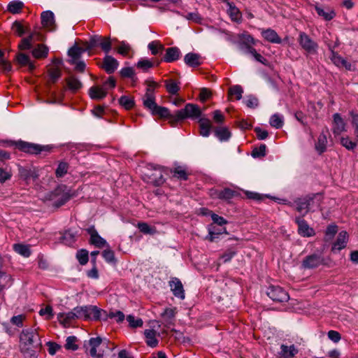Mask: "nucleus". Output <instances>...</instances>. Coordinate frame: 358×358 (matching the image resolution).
<instances>
[{
  "instance_id": "obj_42",
  "label": "nucleus",
  "mask_w": 358,
  "mask_h": 358,
  "mask_svg": "<svg viewBox=\"0 0 358 358\" xmlns=\"http://www.w3.org/2000/svg\"><path fill=\"white\" fill-rule=\"evenodd\" d=\"M12 29L19 36H22L26 32L29 31V29L27 27H24L23 24L18 21L13 22Z\"/></svg>"
},
{
  "instance_id": "obj_3",
  "label": "nucleus",
  "mask_w": 358,
  "mask_h": 358,
  "mask_svg": "<svg viewBox=\"0 0 358 358\" xmlns=\"http://www.w3.org/2000/svg\"><path fill=\"white\" fill-rule=\"evenodd\" d=\"M15 148L19 150L30 155H38L43 152L50 153L54 148L52 145H41L39 144L29 143L23 141H18L15 142Z\"/></svg>"
},
{
  "instance_id": "obj_18",
  "label": "nucleus",
  "mask_w": 358,
  "mask_h": 358,
  "mask_svg": "<svg viewBox=\"0 0 358 358\" xmlns=\"http://www.w3.org/2000/svg\"><path fill=\"white\" fill-rule=\"evenodd\" d=\"M58 321L64 325V327H69L73 321L78 319L74 310L69 313H59L57 315Z\"/></svg>"
},
{
  "instance_id": "obj_63",
  "label": "nucleus",
  "mask_w": 358,
  "mask_h": 358,
  "mask_svg": "<svg viewBox=\"0 0 358 358\" xmlns=\"http://www.w3.org/2000/svg\"><path fill=\"white\" fill-rule=\"evenodd\" d=\"M245 103L248 108H255L257 107L259 101L257 97L250 95L248 96L247 99L245 101Z\"/></svg>"
},
{
  "instance_id": "obj_64",
  "label": "nucleus",
  "mask_w": 358,
  "mask_h": 358,
  "mask_svg": "<svg viewBox=\"0 0 358 358\" xmlns=\"http://www.w3.org/2000/svg\"><path fill=\"white\" fill-rule=\"evenodd\" d=\"M12 66L9 62L6 61L3 59H0V71L7 73L10 72Z\"/></svg>"
},
{
  "instance_id": "obj_55",
  "label": "nucleus",
  "mask_w": 358,
  "mask_h": 358,
  "mask_svg": "<svg viewBox=\"0 0 358 358\" xmlns=\"http://www.w3.org/2000/svg\"><path fill=\"white\" fill-rule=\"evenodd\" d=\"M77 338L76 336H69L66 338L65 348L71 350H76L78 348V345L76 344Z\"/></svg>"
},
{
  "instance_id": "obj_45",
  "label": "nucleus",
  "mask_w": 358,
  "mask_h": 358,
  "mask_svg": "<svg viewBox=\"0 0 358 358\" xmlns=\"http://www.w3.org/2000/svg\"><path fill=\"white\" fill-rule=\"evenodd\" d=\"M99 47L106 54L109 53L112 48V43L110 38L101 36V40L99 43Z\"/></svg>"
},
{
  "instance_id": "obj_54",
  "label": "nucleus",
  "mask_w": 358,
  "mask_h": 358,
  "mask_svg": "<svg viewBox=\"0 0 358 358\" xmlns=\"http://www.w3.org/2000/svg\"><path fill=\"white\" fill-rule=\"evenodd\" d=\"M266 146L265 144H262L259 147L255 148L252 151V156L255 158L262 157L266 155Z\"/></svg>"
},
{
  "instance_id": "obj_24",
  "label": "nucleus",
  "mask_w": 358,
  "mask_h": 358,
  "mask_svg": "<svg viewBox=\"0 0 358 358\" xmlns=\"http://www.w3.org/2000/svg\"><path fill=\"white\" fill-rule=\"evenodd\" d=\"M185 63L190 67H198L202 64V58L196 53H187L184 57Z\"/></svg>"
},
{
  "instance_id": "obj_62",
  "label": "nucleus",
  "mask_w": 358,
  "mask_h": 358,
  "mask_svg": "<svg viewBox=\"0 0 358 358\" xmlns=\"http://www.w3.org/2000/svg\"><path fill=\"white\" fill-rule=\"evenodd\" d=\"M130 50V45L124 42H122L117 48V52L123 56H127Z\"/></svg>"
},
{
  "instance_id": "obj_7",
  "label": "nucleus",
  "mask_w": 358,
  "mask_h": 358,
  "mask_svg": "<svg viewBox=\"0 0 358 358\" xmlns=\"http://www.w3.org/2000/svg\"><path fill=\"white\" fill-rule=\"evenodd\" d=\"M237 44L241 51L250 54L255 49L253 46L256 44V41L250 34L243 33L238 34Z\"/></svg>"
},
{
  "instance_id": "obj_53",
  "label": "nucleus",
  "mask_w": 358,
  "mask_h": 358,
  "mask_svg": "<svg viewBox=\"0 0 358 358\" xmlns=\"http://www.w3.org/2000/svg\"><path fill=\"white\" fill-rule=\"evenodd\" d=\"M50 79L52 83L57 82V80L61 77L62 73L59 68H51L48 71Z\"/></svg>"
},
{
  "instance_id": "obj_11",
  "label": "nucleus",
  "mask_w": 358,
  "mask_h": 358,
  "mask_svg": "<svg viewBox=\"0 0 358 358\" xmlns=\"http://www.w3.org/2000/svg\"><path fill=\"white\" fill-rule=\"evenodd\" d=\"M86 231L90 236V243L92 245H94L99 248H101L107 245L106 240H104L99 235L94 226H91L90 227L87 228Z\"/></svg>"
},
{
  "instance_id": "obj_33",
  "label": "nucleus",
  "mask_w": 358,
  "mask_h": 358,
  "mask_svg": "<svg viewBox=\"0 0 358 358\" xmlns=\"http://www.w3.org/2000/svg\"><path fill=\"white\" fill-rule=\"evenodd\" d=\"M280 355L285 358H292L297 354L298 350L294 345L288 347L285 345H282L280 347Z\"/></svg>"
},
{
  "instance_id": "obj_43",
  "label": "nucleus",
  "mask_w": 358,
  "mask_h": 358,
  "mask_svg": "<svg viewBox=\"0 0 358 358\" xmlns=\"http://www.w3.org/2000/svg\"><path fill=\"white\" fill-rule=\"evenodd\" d=\"M148 48L151 51L152 55H157L164 49V47L159 41H155L148 44Z\"/></svg>"
},
{
  "instance_id": "obj_32",
  "label": "nucleus",
  "mask_w": 358,
  "mask_h": 358,
  "mask_svg": "<svg viewBox=\"0 0 358 358\" xmlns=\"http://www.w3.org/2000/svg\"><path fill=\"white\" fill-rule=\"evenodd\" d=\"M164 83H165V87H166V91L169 94H171L172 95L178 94V93L180 89L179 82H176L174 80L169 79V80H166L164 81Z\"/></svg>"
},
{
  "instance_id": "obj_39",
  "label": "nucleus",
  "mask_w": 358,
  "mask_h": 358,
  "mask_svg": "<svg viewBox=\"0 0 358 358\" xmlns=\"http://www.w3.org/2000/svg\"><path fill=\"white\" fill-rule=\"evenodd\" d=\"M119 103L126 110L131 109L134 105V99L127 96H122L119 99Z\"/></svg>"
},
{
  "instance_id": "obj_30",
  "label": "nucleus",
  "mask_w": 358,
  "mask_h": 358,
  "mask_svg": "<svg viewBox=\"0 0 358 358\" xmlns=\"http://www.w3.org/2000/svg\"><path fill=\"white\" fill-rule=\"evenodd\" d=\"M227 5L229 7L227 13L229 15L231 19L233 21H239L242 17L239 9L232 2L227 1Z\"/></svg>"
},
{
  "instance_id": "obj_40",
  "label": "nucleus",
  "mask_w": 358,
  "mask_h": 358,
  "mask_svg": "<svg viewBox=\"0 0 358 358\" xmlns=\"http://www.w3.org/2000/svg\"><path fill=\"white\" fill-rule=\"evenodd\" d=\"M243 92V88L240 85H234L229 89V96L232 99V96H235L236 100H240L242 98V94Z\"/></svg>"
},
{
  "instance_id": "obj_19",
  "label": "nucleus",
  "mask_w": 358,
  "mask_h": 358,
  "mask_svg": "<svg viewBox=\"0 0 358 358\" xmlns=\"http://www.w3.org/2000/svg\"><path fill=\"white\" fill-rule=\"evenodd\" d=\"M42 25L50 31L55 29L54 13L50 10L43 11L41 15Z\"/></svg>"
},
{
  "instance_id": "obj_51",
  "label": "nucleus",
  "mask_w": 358,
  "mask_h": 358,
  "mask_svg": "<svg viewBox=\"0 0 358 358\" xmlns=\"http://www.w3.org/2000/svg\"><path fill=\"white\" fill-rule=\"evenodd\" d=\"M136 66L138 69H141L144 71H146L149 69L152 68L154 66V63L149 59H142L138 62Z\"/></svg>"
},
{
  "instance_id": "obj_9",
  "label": "nucleus",
  "mask_w": 358,
  "mask_h": 358,
  "mask_svg": "<svg viewBox=\"0 0 358 358\" xmlns=\"http://www.w3.org/2000/svg\"><path fill=\"white\" fill-rule=\"evenodd\" d=\"M324 264V259L320 255L313 254L306 256L301 262V266L305 269L317 268Z\"/></svg>"
},
{
  "instance_id": "obj_8",
  "label": "nucleus",
  "mask_w": 358,
  "mask_h": 358,
  "mask_svg": "<svg viewBox=\"0 0 358 358\" xmlns=\"http://www.w3.org/2000/svg\"><path fill=\"white\" fill-rule=\"evenodd\" d=\"M268 296L275 302L287 301L289 296L288 293L279 286H270L266 292Z\"/></svg>"
},
{
  "instance_id": "obj_14",
  "label": "nucleus",
  "mask_w": 358,
  "mask_h": 358,
  "mask_svg": "<svg viewBox=\"0 0 358 358\" xmlns=\"http://www.w3.org/2000/svg\"><path fill=\"white\" fill-rule=\"evenodd\" d=\"M169 286L175 296L180 299H185V290L181 281L177 278H173L169 281Z\"/></svg>"
},
{
  "instance_id": "obj_47",
  "label": "nucleus",
  "mask_w": 358,
  "mask_h": 358,
  "mask_svg": "<svg viewBox=\"0 0 358 358\" xmlns=\"http://www.w3.org/2000/svg\"><path fill=\"white\" fill-rule=\"evenodd\" d=\"M338 231V227L335 224L329 225L325 231V241H329L333 238Z\"/></svg>"
},
{
  "instance_id": "obj_38",
  "label": "nucleus",
  "mask_w": 358,
  "mask_h": 358,
  "mask_svg": "<svg viewBox=\"0 0 358 358\" xmlns=\"http://www.w3.org/2000/svg\"><path fill=\"white\" fill-rule=\"evenodd\" d=\"M13 249L17 253H18L25 257H28L31 255V250L29 249V247L26 245L20 244V243L15 244L13 245Z\"/></svg>"
},
{
  "instance_id": "obj_20",
  "label": "nucleus",
  "mask_w": 358,
  "mask_h": 358,
  "mask_svg": "<svg viewBox=\"0 0 358 358\" xmlns=\"http://www.w3.org/2000/svg\"><path fill=\"white\" fill-rule=\"evenodd\" d=\"M262 36L268 42L272 43L280 44L282 42L280 37L277 32L272 29H262L261 31Z\"/></svg>"
},
{
  "instance_id": "obj_4",
  "label": "nucleus",
  "mask_w": 358,
  "mask_h": 358,
  "mask_svg": "<svg viewBox=\"0 0 358 358\" xmlns=\"http://www.w3.org/2000/svg\"><path fill=\"white\" fill-rule=\"evenodd\" d=\"M322 199L320 194H313L303 198H299L294 201L296 210L304 215L310 210V202H313L314 200L317 199V206H320Z\"/></svg>"
},
{
  "instance_id": "obj_57",
  "label": "nucleus",
  "mask_w": 358,
  "mask_h": 358,
  "mask_svg": "<svg viewBox=\"0 0 358 358\" xmlns=\"http://www.w3.org/2000/svg\"><path fill=\"white\" fill-rule=\"evenodd\" d=\"M129 326L132 328L141 327L143 326V320L141 318H135L133 315H129L127 317Z\"/></svg>"
},
{
  "instance_id": "obj_50",
  "label": "nucleus",
  "mask_w": 358,
  "mask_h": 358,
  "mask_svg": "<svg viewBox=\"0 0 358 358\" xmlns=\"http://www.w3.org/2000/svg\"><path fill=\"white\" fill-rule=\"evenodd\" d=\"M215 226H212V227L209 229V236L207 238L210 242L214 241L215 238L217 235L222 234L225 232L226 229L224 227L222 229H215Z\"/></svg>"
},
{
  "instance_id": "obj_25",
  "label": "nucleus",
  "mask_w": 358,
  "mask_h": 358,
  "mask_svg": "<svg viewBox=\"0 0 358 358\" xmlns=\"http://www.w3.org/2000/svg\"><path fill=\"white\" fill-rule=\"evenodd\" d=\"M49 48L43 43L36 45L31 50L33 57L37 59L46 58L48 55Z\"/></svg>"
},
{
  "instance_id": "obj_21",
  "label": "nucleus",
  "mask_w": 358,
  "mask_h": 358,
  "mask_svg": "<svg viewBox=\"0 0 358 358\" xmlns=\"http://www.w3.org/2000/svg\"><path fill=\"white\" fill-rule=\"evenodd\" d=\"M102 339L100 337L91 338L89 341V345L91 347L90 355L94 358H103V352H97L96 349L101 344Z\"/></svg>"
},
{
  "instance_id": "obj_58",
  "label": "nucleus",
  "mask_w": 358,
  "mask_h": 358,
  "mask_svg": "<svg viewBox=\"0 0 358 358\" xmlns=\"http://www.w3.org/2000/svg\"><path fill=\"white\" fill-rule=\"evenodd\" d=\"M101 40V36H94L87 42V50H92L96 47L99 46V43Z\"/></svg>"
},
{
  "instance_id": "obj_1",
  "label": "nucleus",
  "mask_w": 358,
  "mask_h": 358,
  "mask_svg": "<svg viewBox=\"0 0 358 358\" xmlns=\"http://www.w3.org/2000/svg\"><path fill=\"white\" fill-rule=\"evenodd\" d=\"M144 107L148 109L153 116L160 119H168L172 127H175L178 122L186 118L196 119L201 117L202 111L199 106L194 103H187L183 109L176 111L174 115L171 114L169 110L164 106H158L155 102V97L151 90H148L144 98Z\"/></svg>"
},
{
  "instance_id": "obj_49",
  "label": "nucleus",
  "mask_w": 358,
  "mask_h": 358,
  "mask_svg": "<svg viewBox=\"0 0 358 358\" xmlns=\"http://www.w3.org/2000/svg\"><path fill=\"white\" fill-rule=\"evenodd\" d=\"M138 228L141 232L145 234H154L156 232L155 227H151L145 222H139L138 224Z\"/></svg>"
},
{
  "instance_id": "obj_22",
  "label": "nucleus",
  "mask_w": 358,
  "mask_h": 358,
  "mask_svg": "<svg viewBox=\"0 0 358 358\" xmlns=\"http://www.w3.org/2000/svg\"><path fill=\"white\" fill-rule=\"evenodd\" d=\"M66 189V185H61L55 189L54 194H55V195H59L62 192H63L61 198H59L56 201L57 206H62L64 205L72 197V194H70L69 192H64V190Z\"/></svg>"
},
{
  "instance_id": "obj_16",
  "label": "nucleus",
  "mask_w": 358,
  "mask_h": 358,
  "mask_svg": "<svg viewBox=\"0 0 358 358\" xmlns=\"http://www.w3.org/2000/svg\"><path fill=\"white\" fill-rule=\"evenodd\" d=\"M107 94L108 88L104 87L103 85H94L89 90V96L94 100L103 99Z\"/></svg>"
},
{
  "instance_id": "obj_35",
  "label": "nucleus",
  "mask_w": 358,
  "mask_h": 358,
  "mask_svg": "<svg viewBox=\"0 0 358 358\" xmlns=\"http://www.w3.org/2000/svg\"><path fill=\"white\" fill-rule=\"evenodd\" d=\"M315 10L318 15L322 17L326 20H331L336 16L334 11L329 8L324 9L315 6Z\"/></svg>"
},
{
  "instance_id": "obj_23",
  "label": "nucleus",
  "mask_w": 358,
  "mask_h": 358,
  "mask_svg": "<svg viewBox=\"0 0 358 358\" xmlns=\"http://www.w3.org/2000/svg\"><path fill=\"white\" fill-rule=\"evenodd\" d=\"M348 239V234L345 231H341L336 238V242L334 243L331 250H341L346 247Z\"/></svg>"
},
{
  "instance_id": "obj_56",
  "label": "nucleus",
  "mask_w": 358,
  "mask_h": 358,
  "mask_svg": "<svg viewBox=\"0 0 358 358\" xmlns=\"http://www.w3.org/2000/svg\"><path fill=\"white\" fill-rule=\"evenodd\" d=\"M102 256L108 263L116 262L114 252L109 248L106 249L102 252Z\"/></svg>"
},
{
  "instance_id": "obj_37",
  "label": "nucleus",
  "mask_w": 358,
  "mask_h": 358,
  "mask_svg": "<svg viewBox=\"0 0 358 358\" xmlns=\"http://www.w3.org/2000/svg\"><path fill=\"white\" fill-rule=\"evenodd\" d=\"M269 123L272 127L280 129L284 124L283 117L278 113H275L271 117Z\"/></svg>"
},
{
  "instance_id": "obj_29",
  "label": "nucleus",
  "mask_w": 358,
  "mask_h": 358,
  "mask_svg": "<svg viewBox=\"0 0 358 358\" xmlns=\"http://www.w3.org/2000/svg\"><path fill=\"white\" fill-rule=\"evenodd\" d=\"M214 134L221 141H227L231 137V132L229 129L225 127H216L214 130Z\"/></svg>"
},
{
  "instance_id": "obj_60",
  "label": "nucleus",
  "mask_w": 358,
  "mask_h": 358,
  "mask_svg": "<svg viewBox=\"0 0 358 358\" xmlns=\"http://www.w3.org/2000/svg\"><path fill=\"white\" fill-rule=\"evenodd\" d=\"M25 320L24 315H18L16 316H13L10 319V322L12 324L17 326V327H22L23 326V322Z\"/></svg>"
},
{
  "instance_id": "obj_34",
  "label": "nucleus",
  "mask_w": 358,
  "mask_h": 358,
  "mask_svg": "<svg viewBox=\"0 0 358 358\" xmlns=\"http://www.w3.org/2000/svg\"><path fill=\"white\" fill-rule=\"evenodd\" d=\"M67 86L73 92L79 90L82 87V83L75 76H70L66 79Z\"/></svg>"
},
{
  "instance_id": "obj_46",
  "label": "nucleus",
  "mask_w": 358,
  "mask_h": 358,
  "mask_svg": "<svg viewBox=\"0 0 358 358\" xmlns=\"http://www.w3.org/2000/svg\"><path fill=\"white\" fill-rule=\"evenodd\" d=\"M69 164L66 162H62L59 164L56 171L55 175L57 178L63 177L68 171Z\"/></svg>"
},
{
  "instance_id": "obj_15",
  "label": "nucleus",
  "mask_w": 358,
  "mask_h": 358,
  "mask_svg": "<svg viewBox=\"0 0 358 358\" xmlns=\"http://www.w3.org/2000/svg\"><path fill=\"white\" fill-rule=\"evenodd\" d=\"M332 132L334 136H338L345 131V122L338 113L333 115Z\"/></svg>"
},
{
  "instance_id": "obj_61",
  "label": "nucleus",
  "mask_w": 358,
  "mask_h": 358,
  "mask_svg": "<svg viewBox=\"0 0 358 358\" xmlns=\"http://www.w3.org/2000/svg\"><path fill=\"white\" fill-rule=\"evenodd\" d=\"M78 50H79V46H77V45H73L69 50L68 54L73 59V62H72L73 64L75 63L76 60H78L80 57Z\"/></svg>"
},
{
  "instance_id": "obj_28",
  "label": "nucleus",
  "mask_w": 358,
  "mask_h": 358,
  "mask_svg": "<svg viewBox=\"0 0 358 358\" xmlns=\"http://www.w3.org/2000/svg\"><path fill=\"white\" fill-rule=\"evenodd\" d=\"M180 51L177 47L169 48L166 50V54L164 56V61L166 62H173L179 59Z\"/></svg>"
},
{
  "instance_id": "obj_5",
  "label": "nucleus",
  "mask_w": 358,
  "mask_h": 358,
  "mask_svg": "<svg viewBox=\"0 0 358 358\" xmlns=\"http://www.w3.org/2000/svg\"><path fill=\"white\" fill-rule=\"evenodd\" d=\"M298 42L307 55H316L317 53L318 44L305 32L301 31L299 33Z\"/></svg>"
},
{
  "instance_id": "obj_12",
  "label": "nucleus",
  "mask_w": 358,
  "mask_h": 358,
  "mask_svg": "<svg viewBox=\"0 0 358 358\" xmlns=\"http://www.w3.org/2000/svg\"><path fill=\"white\" fill-rule=\"evenodd\" d=\"M119 62L113 57L106 55L103 59V63L101 68L108 73L111 74L114 73L118 68Z\"/></svg>"
},
{
  "instance_id": "obj_2",
  "label": "nucleus",
  "mask_w": 358,
  "mask_h": 358,
  "mask_svg": "<svg viewBox=\"0 0 358 358\" xmlns=\"http://www.w3.org/2000/svg\"><path fill=\"white\" fill-rule=\"evenodd\" d=\"M41 348V337L36 330H22L20 336V349L25 358H36V353Z\"/></svg>"
},
{
  "instance_id": "obj_26",
  "label": "nucleus",
  "mask_w": 358,
  "mask_h": 358,
  "mask_svg": "<svg viewBox=\"0 0 358 358\" xmlns=\"http://www.w3.org/2000/svg\"><path fill=\"white\" fill-rule=\"evenodd\" d=\"M199 134L203 137H208L210 134L212 124L209 119L201 117L199 120Z\"/></svg>"
},
{
  "instance_id": "obj_10",
  "label": "nucleus",
  "mask_w": 358,
  "mask_h": 358,
  "mask_svg": "<svg viewBox=\"0 0 358 358\" xmlns=\"http://www.w3.org/2000/svg\"><path fill=\"white\" fill-rule=\"evenodd\" d=\"M338 46L337 43L334 45H329V48L331 52V61L338 67H343L347 70H351L352 65L346 59L334 52V49Z\"/></svg>"
},
{
  "instance_id": "obj_31",
  "label": "nucleus",
  "mask_w": 358,
  "mask_h": 358,
  "mask_svg": "<svg viewBox=\"0 0 358 358\" xmlns=\"http://www.w3.org/2000/svg\"><path fill=\"white\" fill-rule=\"evenodd\" d=\"M146 338V343L151 348H155L158 345V340L156 338V331L153 329H146L144 331Z\"/></svg>"
},
{
  "instance_id": "obj_6",
  "label": "nucleus",
  "mask_w": 358,
  "mask_h": 358,
  "mask_svg": "<svg viewBox=\"0 0 358 358\" xmlns=\"http://www.w3.org/2000/svg\"><path fill=\"white\" fill-rule=\"evenodd\" d=\"M209 195L213 199L229 201L231 199L238 196L239 193L229 187L223 189L212 188L209 190Z\"/></svg>"
},
{
  "instance_id": "obj_59",
  "label": "nucleus",
  "mask_w": 358,
  "mask_h": 358,
  "mask_svg": "<svg viewBox=\"0 0 358 358\" xmlns=\"http://www.w3.org/2000/svg\"><path fill=\"white\" fill-rule=\"evenodd\" d=\"M341 143L343 146L349 150H353L357 146V143L352 141L348 137L341 138Z\"/></svg>"
},
{
  "instance_id": "obj_27",
  "label": "nucleus",
  "mask_w": 358,
  "mask_h": 358,
  "mask_svg": "<svg viewBox=\"0 0 358 358\" xmlns=\"http://www.w3.org/2000/svg\"><path fill=\"white\" fill-rule=\"evenodd\" d=\"M329 133V130L326 128V131L324 130L320 134L317 141L315 143V149L320 153L322 154L325 152L327 149V134Z\"/></svg>"
},
{
  "instance_id": "obj_36",
  "label": "nucleus",
  "mask_w": 358,
  "mask_h": 358,
  "mask_svg": "<svg viewBox=\"0 0 358 358\" xmlns=\"http://www.w3.org/2000/svg\"><path fill=\"white\" fill-rule=\"evenodd\" d=\"M24 8L23 2L20 1H10L8 5V10L12 14L20 13Z\"/></svg>"
},
{
  "instance_id": "obj_44",
  "label": "nucleus",
  "mask_w": 358,
  "mask_h": 358,
  "mask_svg": "<svg viewBox=\"0 0 358 358\" xmlns=\"http://www.w3.org/2000/svg\"><path fill=\"white\" fill-rule=\"evenodd\" d=\"M76 257L81 265H85L89 260V253L87 250L82 249L77 252Z\"/></svg>"
},
{
  "instance_id": "obj_13",
  "label": "nucleus",
  "mask_w": 358,
  "mask_h": 358,
  "mask_svg": "<svg viewBox=\"0 0 358 358\" xmlns=\"http://www.w3.org/2000/svg\"><path fill=\"white\" fill-rule=\"evenodd\" d=\"M15 60L20 67L28 66L29 72H32L36 69L34 63L31 61L30 57L27 54L23 52L17 53Z\"/></svg>"
},
{
  "instance_id": "obj_52",
  "label": "nucleus",
  "mask_w": 358,
  "mask_h": 358,
  "mask_svg": "<svg viewBox=\"0 0 358 358\" xmlns=\"http://www.w3.org/2000/svg\"><path fill=\"white\" fill-rule=\"evenodd\" d=\"M75 313L78 315V319H84L85 320H87V306H77L73 308Z\"/></svg>"
},
{
  "instance_id": "obj_48",
  "label": "nucleus",
  "mask_w": 358,
  "mask_h": 358,
  "mask_svg": "<svg viewBox=\"0 0 358 358\" xmlns=\"http://www.w3.org/2000/svg\"><path fill=\"white\" fill-rule=\"evenodd\" d=\"M87 306V319L88 320H98V311H99L100 308L95 306Z\"/></svg>"
},
{
  "instance_id": "obj_41",
  "label": "nucleus",
  "mask_w": 358,
  "mask_h": 358,
  "mask_svg": "<svg viewBox=\"0 0 358 358\" xmlns=\"http://www.w3.org/2000/svg\"><path fill=\"white\" fill-rule=\"evenodd\" d=\"M173 177L177 178L178 179L187 180L188 179V174L187 173L185 169L182 166H177L171 171Z\"/></svg>"
},
{
  "instance_id": "obj_17",
  "label": "nucleus",
  "mask_w": 358,
  "mask_h": 358,
  "mask_svg": "<svg viewBox=\"0 0 358 358\" xmlns=\"http://www.w3.org/2000/svg\"><path fill=\"white\" fill-rule=\"evenodd\" d=\"M295 222L298 225V232L300 235L304 237H310L314 234L313 229L309 227L308 223L303 219L297 217Z\"/></svg>"
}]
</instances>
